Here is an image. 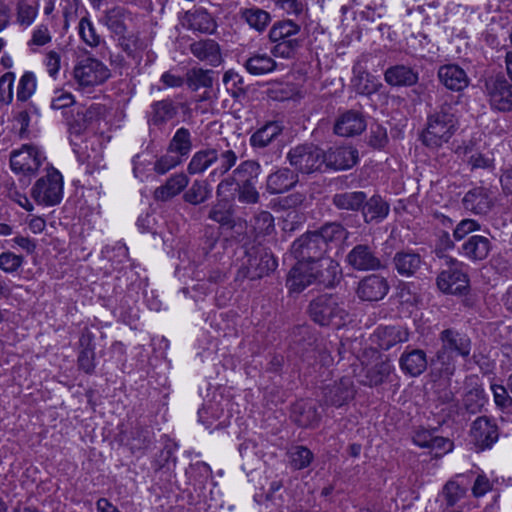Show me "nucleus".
<instances>
[{
  "instance_id": "nucleus-1",
  "label": "nucleus",
  "mask_w": 512,
  "mask_h": 512,
  "mask_svg": "<svg viewBox=\"0 0 512 512\" xmlns=\"http://www.w3.org/2000/svg\"><path fill=\"white\" fill-rule=\"evenodd\" d=\"M237 160L238 156L229 143L225 146L217 144L195 152L187 165V172L198 175L213 167L208 178L215 181L216 178L225 176L236 165Z\"/></svg>"
},
{
  "instance_id": "nucleus-2",
  "label": "nucleus",
  "mask_w": 512,
  "mask_h": 512,
  "mask_svg": "<svg viewBox=\"0 0 512 512\" xmlns=\"http://www.w3.org/2000/svg\"><path fill=\"white\" fill-rule=\"evenodd\" d=\"M341 278L342 272L338 262L331 257H325L313 264L310 263L305 273L304 271L289 273L288 283L291 290L301 292L311 284L332 288L340 282Z\"/></svg>"
},
{
  "instance_id": "nucleus-3",
  "label": "nucleus",
  "mask_w": 512,
  "mask_h": 512,
  "mask_svg": "<svg viewBox=\"0 0 512 512\" xmlns=\"http://www.w3.org/2000/svg\"><path fill=\"white\" fill-rule=\"evenodd\" d=\"M458 120L452 105L444 103L427 118L420 139L426 147L438 149L447 144L457 131Z\"/></svg>"
},
{
  "instance_id": "nucleus-4",
  "label": "nucleus",
  "mask_w": 512,
  "mask_h": 512,
  "mask_svg": "<svg viewBox=\"0 0 512 512\" xmlns=\"http://www.w3.org/2000/svg\"><path fill=\"white\" fill-rule=\"evenodd\" d=\"M308 314L320 326L340 327L347 320L348 312L336 294H321L313 298L308 306Z\"/></svg>"
},
{
  "instance_id": "nucleus-5",
  "label": "nucleus",
  "mask_w": 512,
  "mask_h": 512,
  "mask_svg": "<svg viewBox=\"0 0 512 512\" xmlns=\"http://www.w3.org/2000/svg\"><path fill=\"white\" fill-rule=\"evenodd\" d=\"M439 340L441 347L435 354V360L438 361L445 370L454 368V362L457 357L467 359L472 350L470 337L453 328H447L440 332Z\"/></svg>"
},
{
  "instance_id": "nucleus-6",
  "label": "nucleus",
  "mask_w": 512,
  "mask_h": 512,
  "mask_svg": "<svg viewBox=\"0 0 512 512\" xmlns=\"http://www.w3.org/2000/svg\"><path fill=\"white\" fill-rule=\"evenodd\" d=\"M437 257L443 260V264L446 266L436 278L438 289L444 294L466 295L470 286L468 275L462 270L463 263L443 254L441 250L437 251Z\"/></svg>"
},
{
  "instance_id": "nucleus-7",
  "label": "nucleus",
  "mask_w": 512,
  "mask_h": 512,
  "mask_svg": "<svg viewBox=\"0 0 512 512\" xmlns=\"http://www.w3.org/2000/svg\"><path fill=\"white\" fill-rule=\"evenodd\" d=\"M326 253L323 240L314 231L304 233L292 243L291 254L297 263L289 273L307 271L310 263L322 260Z\"/></svg>"
},
{
  "instance_id": "nucleus-8",
  "label": "nucleus",
  "mask_w": 512,
  "mask_h": 512,
  "mask_svg": "<svg viewBox=\"0 0 512 512\" xmlns=\"http://www.w3.org/2000/svg\"><path fill=\"white\" fill-rule=\"evenodd\" d=\"M276 266L277 262L272 254L262 247L253 245L245 251L237 272V279L258 280L269 275Z\"/></svg>"
},
{
  "instance_id": "nucleus-9",
  "label": "nucleus",
  "mask_w": 512,
  "mask_h": 512,
  "mask_svg": "<svg viewBox=\"0 0 512 512\" xmlns=\"http://www.w3.org/2000/svg\"><path fill=\"white\" fill-rule=\"evenodd\" d=\"M287 160L296 173L311 174L320 171L323 150L313 143L299 144L289 150Z\"/></svg>"
},
{
  "instance_id": "nucleus-10",
  "label": "nucleus",
  "mask_w": 512,
  "mask_h": 512,
  "mask_svg": "<svg viewBox=\"0 0 512 512\" xmlns=\"http://www.w3.org/2000/svg\"><path fill=\"white\" fill-rule=\"evenodd\" d=\"M63 195L62 175L58 170L51 167L47 174L39 178L33 189L32 196L39 204L54 206L58 204Z\"/></svg>"
},
{
  "instance_id": "nucleus-11",
  "label": "nucleus",
  "mask_w": 512,
  "mask_h": 512,
  "mask_svg": "<svg viewBox=\"0 0 512 512\" xmlns=\"http://www.w3.org/2000/svg\"><path fill=\"white\" fill-rule=\"evenodd\" d=\"M73 76L79 86L93 87L104 83L110 77V70L98 59L87 57L77 62Z\"/></svg>"
},
{
  "instance_id": "nucleus-12",
  "label": "nucleus",
  "mask_w": 512,
  "mask_h": 512,
  "mask_svg": "<svg viewBox=\"0 0 512 512\" xmlns=\"http://www.w3.org/2000/svg\"><path fill=\"white\" fill-rule=\"evenodd\" d=\"M485 93L492 109L500 112L512 111V83L502 74L485 80Z\"/></svg>"
},
{
  "instance_id": "nucleus-13",
  "label": "nucleus",
  "mask_w": 512,
  "mask_h": 512,
  "mask_svg": "<svg viewBox=\"0 0 512 512\" xmlns=\"http://www.w3.org/2000/svg\"><path fill=\"white\" fill-rule=\"evenodd\" d=\"M44 160L43 153L36 146L24 144L11 153L10 166L15 173L30 176L37 172Z\"/></svg>"
},
{
  "instance_id": "nucleus-14",
  "label": "nucleus",
  "mask_w": 512,
  "mask_h": 512,
  "mask_svg": "<svg viewBox=\"0 0 512 512\" xmlns=\"http://www.w3.org/2000/svg\"><path fill=\"white\" fill-rule=\"evenodd\" d=\"M470 437L477 451L491 449L499 439L498 425L495 420L480 416L471 425Z\"/></svg>"
},
{
  "instance_id": "nucleus-15",
  "label": "nucleus",
  "mask_w": 512,
  "mask_h": 512,
  "mask_svg": "<svg viewBox=\"0 0 512 512\" xmlns=\"http://www.w3.org/2000/svg\"><path fill=\"white\" fill-rule=\"evenodd\" d=\"M290 349L303 361L312 363L316 358L318 337L310 326L302 325L293 329Z\"/></svg>"
},
{
  "instance_id": "nucleus-16",
  "label": "nucleus",
  "mask_w": 512,
  "mask_h": 512,
  "mask_svg": "<svg viewBox=\"0 0 512 512\" xmlns=\"http://www.w3.org/2000/svg\"><path fill=\"white\" fill-rule=\"evenodd\" d=\"M345 263L356 271H377L384 267L375 247L362 243L347 253Z\"/></svg>"
},
{
  "instance_id": "nucleus-17",
  "label": "nucleus",
  "mask_w": 512,
  "mask_h": 512,
  "mask_svg": "<svg viewBox=\"0 0 512 512\" xmlns=\"http://www.w3.org/2000/svg\"><path fill=\"white\" fill-rule=\"evenodd\" d=\"M390 290L386 277L380 274H369L361 278L355 293L361 301L377 302L385 298Z\"/></svg>"
},
{
  "instance_id": "nucleus-18",
  "label": "nucleus",
  "mask_w": 512,
  "mask_h": 512,
  "mask_svg": "<svg viewBox=\"0 0 512 512\" xmlns=\"http://www.w3.org/2000/svg\"><path fill=\"white\" fill-rule=\"evenodd\" d=\"M358 160V150L353 146L331 147L323 151V164L331 170H348L356 165Z\"/></svg>"
},
{
  "instance_id": "nucleus-19",
  "label": "nucleus",
  "mask_w": 512,
  "mask_h": 512,
  "mask_svg": "<svg viewBox=\"0 0 512 512\" xmlns=\"http://www.w3.org/2000/svg\"><path fill=\"white\" fill-rule=\"evenodd\" d=\"M424 264L423 256L410 248L397 251L392 258L394 270L404 278L417 276Z\"/></svg>"
},
{
  "instance_id": "nucleus-20",
  "label": "nucleus",
  "mask_w": 512,
  "mask_h": 512,
  "mask_svg": "<svg viewBox=\"0 0 512 512\" xmlns=\"http://www.w3.org/2000/svg\"><path fill=\"white\" fill-rule=\"evenodd\" d=\"M369 55H362L353 66V77L351 85L356 93L360 95H372L380 90L382 84L376 76L369 73L362 65V62L368 61Z\"/></svg>"
},
{
  "instance_id": "nucleus-21",
  "label": "nucleus",
  "mask_w": 512,
  "mask_h": 512,
  "mask_svg": "<svg viewBox=\"0 0 512 512\" xmlns=\"http://www.w3.org/2000/svg\"><path fill=\"white\" fill-rule=\"evenodd\" d=\"M367 123L362 112L346 110L335 121L334 133L341 137L360 135L366 129Z\"/></svg>"
},
{
  "instance_id": "nucleus-22",
  "label": "nucleus",
  "mask_w": 512,
  "mask_h": 512,
  "mask_svg": "<svg viewBox=\"0 0 512 512\" xmlns=\"http://www.w3.org/2000/svg\"><path fill=\"white\" fill-rule=\"evenodd\" d=\"M355 390L350 377H342L339 382L323 389L324 403L329 406L341 407L354 398Z\"/></svg>"
},
{
  "instance_id": "nucleus-23",
  "label": "nucleus",
  "mask_w": 512,
  "mask_h": 512,
  "mask_svg": "<svg viewBox=\"0 0 512 512\" xmlns=\"http://www.w3.org/2000/svg\"><path fill=\"white\" fill-rule=\"evenodd\" d=\"M188 108L186 104H177L171 99L155 101L150 106L147 122L150 126L163 127L167 122L175 118L178 108Z\"/></svg>"
},
{
  "instance_id": "nucleus-24",
  "label": "nucleus",
  "mask_w": 512,
  "mask_h": 512,
  "mask_svg": "<svg viewBox=\"0 0 512 512\" xmlns=\"http://www.w3.org/2000/svg\"><path fill=\"white\" fill-rule=\"evenodd\" d=\"M492 249L489 238L482 235L467 237L458 249L459 254L467 260L476 263L485 260Z\"/></svg>"
},
{
  "instance_id": "nucleus-25",
  "label": "nucleus",
  "mask_w": 512,
  "mask_h": 512,
  "mask_svg": "<svg viewBox=\"0 0 512 512\" xmlns=\"http://www.w3.org/2000/svg\"><path fill=\"white\" fill-rule=\"evenodd\" d=\"M463 208L476 215H486L493 207V200L488 189L475 187L462 199Z\"/></svg>"
},
{
  "instance_id": "nucleus-26",
  "label": "nucleus",
  "mask_w": 512,
  "mask_h": 512,
  "mask_svg": "<svg viewBox=\"0 0 512 512\" xmlns=\"http://www.w3.org/2000/svg\"><path fill=\"white\" fill-rule=\"evenodd\" d=\"M384 80L392 87H412L419 81V72L414 67L396 64L385 70Z\"/></svg>"
},
{
  "instance_id": "nucleus-27",
  "label": "nucleus",
  "mask_w": 512,
  "mask_h": 512,
  "mask_svg": "<svg viewBox=\"0 0 512 512\" xmlns=\"http://www.w3.org/2000/svg\"><path fill=\"white\" fill-rule=\"evenodd\" d=\"M298 181L295 171L283 167L267 176L266 191L271 195L282 194L295 187Z\"/></svg>"
},
{
  "instance_id": "nucleus-28",
  "label": "nucleus",
  "mask_w": 512,
  "mask_h": 512,
  "mask_svg": "<svg viewBox=\"0 0 512 512\" xmlns=\"http://www.w3.org/2000/svg\"><path fill=\"white\" fill-rule=\"evenodd\" d=\"M427 355L422 349H407L399 358V366L402 372L411 377H418L427 369Z\"/></svg>"
},
{
  "instance_id": "nucleus-29",
  "label": "nucleus",
  "mask_w": 512,
  "mask_h": 512,
  "mask_svg": "<svg viewBox=\"0 0 512 512\" xmlns=\"http://www.w3.org/2000/svg\"><path fill=\"white\" fill-rule=\"evenodd\" d=\"M440 82L449 90L462 91L469 84V78L460 66L455 64L443 65L438 70Z\"/></svg>"
},
{
  "instance_id": "nucleus-30",
  "label": "nucleus",
  "mask_w": 512,
  "mask_h": 512,
  "mask_svg": "<svg viewBox=\"0 0 512 512\" xmlns=\"http://www.w3.org/2000/svg\"><path fill=\"white\" fill-rule=\"evenodd\" d=\"M189 178L185 173L171 175L165 184L157 187L154 191V198L157 201H168L180 194L188 185Z\"/></svg>"
},
{
  "instance_id": "nucleus-31",
  "label": "nucleus",
  "mask_w": 512,
  "mask_h": 512,
  "mask_svg": "<svg viewBox=\"0 0 512 512\" xmlns=\"http://www.w3.org/2000/svg\"><path fill=\"white\" fill-rule=\"evenodd\" d=\"M295 423L304 428L314 427L320 421V414L312 401H297L292 408Z\"/></svg>"
},
{
  "instance_id": "nucleus-32",
  "label": "nucleus",
  "mask_w": 512,
  "mask_h": 512,
  "mask_svg": "<svg viewBox=\"0 0 512 512\" xmlns=\"http://www.w3.org/2000/svg\"><path fill=\"white\" fill-rule=\"evenodd\" d=\"M390 206L380 195H373L369 199L365 194V204L361 213L365 223H379L389 214Z\"/></svg>"
},
{
  "instance_id": "nucleus-33",
  "label": "nucleus",
  "mask_w": 512,
  "mask_h": 512,
  "mask_svg": "<svg viewBox=\"0 0 512 512\" xmlns=\"http://www.w3.org/2000/svg\"><path fill=\"white\" fill-rule=\"evenodd\" d=\"M283 132V125L278 121H269L257 129L250 137V145L254 149L268 147Z\"/></svg>"
},
{
  "instance_id": "nucleus-34",
  "label": "nucleus",
  "mask_w": 512,
  "mask_h": 512,
  "mask_svg": "<svg viewBox=\"0 0 512 512\" xmlns=\"http://www.w3.org/2000/svg\"><path fill=\"white\" fill-rule=\"evenodd\" d=\"M190 51L200 61H206L212 66H217L221 62L220 47L212 39H204L192 43Z\"/></svg>"
},
{
  "instance_id": "nucleus-35",
  "label": "nucleus",
  "mask_w": 512,
  "mask_h": 512,
  "mask_svg": "<svg viewBox=\"0 0 512 512\" xmlns=\"http://www.w3.org/2000/svg\"><path fill=\"white\" fill-rule=\"evenodd\" d=\"M331 202L338 210L359 212L361 211L362 206L365 204V192H338L332 196Z\"/></svg>"
},
{
  "instance_id": "nucleus-36",
  "label": "nucleus",
  "mask_w": 512,
  "mask_h": 512,
  "mask_svg": "<svg viewBox=\"0 0 512 512\" xmlns=\"http://www.w3.org/2000/svg\"><path fill=\"white\" fill-rule=\"evenodd\" d=\"M391 371L392 365L389 361H377L374 365L367 366L363 369L364 375L360 383L369 387L381 385L390 375Z\"/></svg>"
},
{
  "instance_id": "nucleus-37",
  "label": "nucleus",
  "mask_w": 512,
  "mask_h": 512,
  "mask_svg": "<svg viewBox=\"0 0 512 512\" xmlns=\"http://www.w3.org/2000/svg\"><path fill=\"white\" fill-rule=\"evenodd\" d=\"M472 475L473 472L457 474L444 485L442 493L448 507H453L466 495L467 487L459 479H468Z\"/></svg>"
},
{
  "instance_id": "nucleus-38",
  "label": "nucleus",
  "mask_w": 512,
  "mask_h": 512,
  "mask_svg": "<svg viewBox=\"0 0 512 512\" xmlns=\"http://www.w3.org/2000/svg\"><path fill=\"white\" fill-rule=\"evenodd\" d=\"M192 147L193 143L191 132L185 127H180L170 139L167 150L169 153L181 156L182 160H184L190 154Z\"/></svg>"
},
{
  "instance_id": "nucleus-39",
  "label": "nucleus",
  "mask_w": 512,
  "mask_h": 512,
  "mask_svg": "<svg viewBox=\"0 0 512 512\" xmlns=\"http://www.w3.org/2000/svg\"><path fill=\"white\" fill-rule=\"evenodd\" d=\"M209 180V178L205 180H194L192 185L183 194V200L194 206L206 202L212 194V187Z\"/></svg>"
},
{
  "instance_id": "nucleus-40",
  "label": "nucleus",
  "mask_w": 512,
  "mask_h": 512,
  "mask_svg": "<svg viewBox=\"0 0 512 512\" xmlns=\"http://www.w3.org/2000/svg\"><path fill=\"white\" fill-rule=\"evenodd\" d=\"M240 16L251 28L258 32H263L271 22L270 13L255 6L241 9Z\"/></svg>"
},
{
  "instance_id": "nucleus-41",
  "label": "nucleus",
  "mask_w": 512,
  "mask_h": 512,
  "mask_svg": "<svg viewBox=\"0 0 512 512\" xmlns=\"http://www.w3.org/2000/svg\"><path fill=\"white\" fill-rule=\"evenodd\" d=\"M244 67L251 75H263L275 70V60L267 54H253L244 62Z\"/></svg>"
},
{
  "instance_id": "nucleus-42",
  "label": "nucleus",
  "mask_w": 512,
  "mask_h": 512,
  "mask_svg": "<svg viewBox=\"0 0 512 512\" xmlns=\"http://www.w3.org/2000/svg\"><path fill=\"white\" fill-rule=\"evenodd\" d=\"M378 337L381 349L389 350L398 343L408 341L409 332L402 327L388 326L379 331Z\"/></svg>"
},
{
  "instance_id": "nucleus-43",
  "label": "nucleus",
  "mask_w": 512,
  "mask_h": 512,
  "mask_svg": "<svg viewBox=\"0 0 512 512\" xmlns=\"http://www.w3.org/2000/svg\"><path fill=\"white\" fill-rule=\"evenodd\" d=\"M91 341L92 336L90 333L83 334L80 338V344L83 349L78 355V366L86 374H92L95 370V352Z\"/></svg>"
},
{
  "instance_id": "nucleus-44",
  "label": "nucleus",
  "mask_w": 512,
  "mask_h": 512,
  "mask_svg": "<svg viewBox=\"0 0 512 512\" xmlns=\"http://www.w3.org/2000/svg\"><path fill=\"white\" fill-rule=\"evenodd\" d=\"M234 174L237 176V184H257L261 166L255 160H245L234 169Z\"/></svg>"
},
{
  "instance_id": "nucleus-45",
  "label": "nucleus",
  "mask_w": 512,
  "mask_h": 512,
  "mask_svg": "<svg viewBox=\"0 0 512 512\" xmlns=\"http://www.w3.org/2000/svg\"><path fill=\"white\" fill-rule=\"evenodd\" d=\"M213 71L202 68H192L186 73V84L192 91L213 86Z\"/></svg>"
},
{
  "instance_id": "nucleus-46",
  "label": "nucleus",
  "mask_w": 512,
  "mask_h": 512,
  "mask_svg": "<svg viewBox=\"0 0 512 512\" xmlns=\"http://www.w3.org/2000/svg\"><path fill=\"white\" fill-rule=\"evenodd\" d=\"M300 26L292 20H282L273 24L269 31V39L272 42L280 40H293V36L299 34Z\"/></svg>"
},
{
  "instance_id": "nucleus-47",
  "label": "nucleus",
  "mask_w": 512,
  "mask_h": 512,
  "mask_svg": "<svg viewBox=\"0 0 512 512\" xmlns=\"http://www.w3.org/2000/svg\"><path fill=\"white\" fill-rule=\"evenodd\" d=\"M38 9L37 0H19L16 5V22L24 27L30 26L38 14Z\"/></svg>"
},
{
  "instance_id": "nucleus-48",
  "label": "nucleus",
  "mask_w": 512,
  "mask_h": 512,
  "mask_svg": "<svg viewBox=\"0 0 512 512\" xmlns=\"http://www.w3.org/2000/svg\"><path fill=\"white\" fill-rule=\"evenodd\" d=\"M314 232L323 240L324 247L327 251L330 244L341 241L347 235L346 229L337 222L326 223Z\"/></svg>"
},
{
  "instance_id": "nucleus-49",
  "label": "nucleus",
  "mask_w": 512,
  "mask_h": 512,
  "mask_svg": "<svg viewBox=\"0 0 512 512\" xmlns=\"http://www.w3.org/2000/svg\"><path fill=\"white\" fill-rule=\"evenodd\" d=\"M208 218L222 227L234 228L235 221L233 217V210L225 203L214 204L209 213Z\"/></svg>"
},
{
  "instance_id": "nucleus-50",
  "label": "nucleus",
  "mask_w": 512,
  "mask_h": 512,
  "mask_svg": "<svg viewBox=\"0 0 512 512\" xmlns=\"http://www.w3.org/2000/svg\"><path fill=\"white\" fill-rule=\"evenodd\" d=\"M485 404L483 391L480 389H470L467 391L462 400L461 410H464L470 415L481 412Z\"/></svg>"
},
{
  "instance_id": "nucleus-51",
  "label": "nucleus",
  "mask_w": 512,
  "mask_h": 512,
  "mask_svg": "<svg viewBox=\"0 0 512 512\" xmlns=\"http://www.w3.org/2000/svg\"><path fill=\"white\" fill-rule=\"evenodd\" d=\"M153 442V432L149 427L136 425L131 431L130 446L132 450L147 449Z\"/></svg>"
},
{
  "instance_id": "nucleus-52",
  "label": "nucleus",
  "mask_w": 512,
  "mask_h": 512,
  "mask_svg": "<svg viewBox=\"0 0 512 512\" xmlns=\"http://www.w3.org/2000/svg\"><path fill=\"white\" fill-rule=\"evenodd\" d=\"M288 456L291 466L296 470L308 467L314 458L313 453L305 446L292 447Z\"/></svg>"
},
{
  "instance_id": "nucleus-53",
  "label": "nucleus",
  "mask_w": 512,
  "mask_h": 512,
  "mask_svg": "<svg viewBox=\"0 0 512 512\" xmlns=\"http://www.w3.org/2000/svg\"><path fill=\"white\" fill-rule=\"evenodd\" d=\"M253 230L256 236L269 235L274 230V218L268 211H260L253 219Z\"/></svg>"
},
{
  "instance_id": "nucleus-54",
  "label": "nucleus",
  "mask_w": 512,
  "mask_h": 512,
  "mask_svg": "<svg viewBox=\"0 0 512 512\" xmlns=\"http://www.w3.org/2000/svg\"><path fill=\"white\" fill-rule=\"evenodd\" d=\"M36 78L32 72H25L19 80L16 97L18 101H27L35 92Z\"/></svg>"
},
{
  "instance_id": "nucleus-55",
  "label": "nucleus",
  "mask_w": 512,
  "mask_h": 512,
  "mask_svg": "<svg viewBox=\"0 0 512 512\" xmlns=\"http://www.w3.org/2000/svg\"><path fill=\"white\" fill-rule=\"evenodd\" d=\"M276 44L271 49V53L275 57L290 58L296 51L302 46V40H280L276 41Z\"/></svg>"
},
{
  "instance_id": "nucleus-56",
  "label": "nucleus",
  "mask_w": 512,
  "mask_h": 512,
  "mask_svg": "<svg viewBox=\"0 0 512 512\" xmlns=\"http://www.w3.org/2000/svg\"><path fill=\"white\" fill-rule=\"evenodd\" d=\"M183 162L181 156H177L174 153H169L160 156L154 163L153 170L159 175H164L170 170L174 169Z\"/></svg>"
},
{
  "instance_id": "nucleus-57",
  "label": "nucleus",
  "mask_w": 512,
  "mask_h": 512,
  "mask_svg": "<svg viewBox=\"0 0 512 512\" xmlns=\"http://www.w3.org/2000/svg\"><path fill=\"white\" fill-rule=\"evenodd\" d=\"M223 83L225 84L227 91L230 92L234 98H237L245 93L242 76L233 70H228L225 72L223 76Z\"/></svg>"
},
{
  "instance_id": "nucleus-58",
  "label": "nucleus",
  "mask_w": 512,
  "mask_h": 512,
  "mask_svg": "<svg viewBox=\"0 0 512 512\" xmlns=\"http://www.w3.org/2000/svg\"><path fill=\"white\" fill-rule=\"evenodd\" d=\"M389 142L387 130L380 124L371 125L367 143L373 149H383Z\"/></svg>"
},
{
  "instance_id": "nucleus-59",
  "label": "nucleus",
  "mask_w": 512,
  "mask_h": 512,
  "mask_svg": "<svg viewBox=\"0 0 512 512\" xmlns=\"http://www.w3.org/2000/svg\"><path fill=\"white\" fill-rule=\"evenodd\" d=\"M79 35L81 39L89 46L96 47L100 43V36L96 33L91 21L83 17L78 25Z\"/></svg>"
},
{
  "instance_id": "nucleus-60",
  "label": "nucleus",
  "mask_w": 512,
  "mask_h": 512,
  "mask_svg": "<svg viewBox=\"0 0 512 512\" xmlns=\"http://www.w3.org/2000/svg\"><path fill=\"white\" fill-rule=\"evenodd\" d=\"M238 201L244 204H257L260 201V194L256 184H237Z\"/></svg>"
},
{
  "instance_id": "nucleus-61",
  "label": "nucleus",
  "mask_w": 512,
  "mask_h": 512,
  "mask_svg": "<svg viewBox=\"0 0 512 512\" xmlns=\"http://www.w3.org/2000/svg\"><path fill=\"white\" fill-rule=\"evenodd\" d=\"M239 453L248 463L259 460L263 455L262 450L259 449L258 443L252 439L245 440L240 444Z\"/></svg>"
},
{
  "instance_id": "nucleus-62",
  "label": "nucleus",
  "mask_w": 512,
  "mask_h": 512,
  "mask_svg": "<svg viewBox=\"0 0 512 512\" xmlns=\"http://www.w3.org/2000/svg\"><path fill=\"white\" fill-rule=\"evenodd\" d=\"M15 76L12 72H7L0 78V102L9 104L13 98V83Z\"/></svg>"
},
{
  "instance_id": "nucleus-63",
  "label": "nucleus",
  "mask_w": 512,
  "mask_h": 512,
  "mask_svg": "<svg viewBox=\"0 0 512 512\" xmlns=\"http://www.w3.org/2000/svg\"><path fill=\"white\" fill-rule=\"evenodd\" d=\"M23 263V257L12 252H3L0 254V269L6 273H13Z\"/></svg>"
},
{
  "instance_id": "nucleus-64",
  "label": "nucleus",
  "mask_w": 512,
  "mask_h": 512,
  "mask_svg": "<svg viewBox=\"0 0 512 512\" xmlns=\"http://www.w3.org/2000/svg\"><path fill=\"white\" fill-rule=\"evenodd\" d=\"M480 224L474 219H463L455 227L453 237L455 240L465 239L470 233L480 230Z\"/></svg>"
}]
</instances>
